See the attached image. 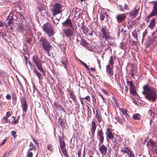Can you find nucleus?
Instances as JSON below:
<instances>
[{
  "mask_svg": "<svg viewBox=\"0 0 157 157\" xmlns=\"http://www.w3.org/2000/svg\"><path fill=\"white\" fill-rule=\"evenodd\" d=\"M142 94L145 98L149 101H155L157 98V90L155 88L146 85L143 86Z\"/></svg>",
  "mask_w": 157,
  "mask_h": 157,
  "instance_id": "1",
  "label": "nucleus"
},
{
  "mask_svg": "<svg viewBox=\"0 0 157 157\" xmlns=\"http://www.w3.org/2000/svg\"><path fill=\"white\" fill-rule=\"evenodd\" d=\"M64 10V6L61 4L56 3L53 6V8L51 9L52 14L55 16L63 11Z\"/></svg>",
  "mask_w": 157,
  "mask_h": 157,
  "instance_id": "2",
  "label": "nucleus"
},
{
  "mask_svg": "<svg viewBox=\"0 0 157 157\" xmlns=\"http://www.w3.org/2000/svg\"><path fill=\"white\" fill-rule=\"evenodd\" d=\"M43 29L50 37L54 34V30L51 24L49 23L44 24L43 26Z\"/></svg>",
  "mask_w": 157,
  "mask_h": 157,
  "instance_id": "3",
  "label": "nucleus"
},
{
  "mask_svg": "<svg viewBox=\"0 0 157 157\" xmlns=\"http://www.w3.org/2000/svg\"><path fill=\"white\" fill-rule=\"evenodd\" d=\"M39 41L42 45L44 49L48 52H49L51 48L50 43L44 37H41L39 40Z\"/></svg>",
  "mask_w": 157,
  "mask_h": 157,
  "instance_id": "4",
  "label": "nucleus"
},
{
  "mask_svg": "<svg viewBox=\"0 0 157 157\" xmlns=\"http://www.w3.org/2000/svg\"><path fill=\"white\" fill-rule=\"evenodd\" d=\"M33 60L39 70L40 71H42L43 73H44L45 71L43 69L42 66V61L39 58L38 56L36 55L34 56L33 57Z\"/></svg>",
  "mask_w": 157,
  "mask_h": 157,
  "instance_id": "5",
  "label": "nucleus"
},
{
  "mask_svg": "<svg viewBox=\"0 0 157 157\" xmlns=\"http://www.w3.org/2000/svg\"><path fill=\"white\" fill-rule=\"evenodd\" d=\"M100 36L103 39H105V40L108 41L110 39L109 36V33L107 32L105 27H103L101 29L100 33Z\"/></svg>",
  "mask_w": 157,
  "mask_h": 157,
  "instance_id": "6",
  "label": "nucleus"
},
{
  "mask_svg": "<svg viewBox=\"0 0 157 157\" xmlns=\"http://www.w3.org/2000/svg\"><path fill=\"white\" fill-rule=\"evenodd\" d=\"M104 134L101 129L98 131L97 132V137L98 140L99 141V145L103 143L104 137Z\"/></svg>",
  "mask_w": 157,
  "mask_h": 157,
  "instance_id": "7",
  "label": "nucleus"
},
{
  "mask_svg": "<svg viewBox=\"0 0 157 157\" xmlns=\"http://www.w3.org/2000/svg\"><path fill=\"white\" fill-rule=\"evenodd\" d=\"M121 151L124 153L123 155L125 157H133V155L130 151L127 148H122Z\"/></svg>",
  "mask_w": 157,
  "mask_h": 157,
  "instance_id": "8",
  "label": "nucleus"
},
{
  "mask_svg": "<svg viewBox=\"0 0 157 157\" xmlns=\"http://www.w3.org/2000/svg\"><path fill=\"white\" fill-rule=\"evenodd\" d=\"M96 128V121L94 119H93L91 122V126L90 129L93 136H94Z\"/></svg>",
  "mask_w": 157,
  "mask_h": 157,
  "instance_id": "9",
  "label": "nucleus"
},
{
  "mask_svg": "<svg viewBox=\"0 0 157 157\" xmlns=\"http://www.w3.org/2000/svg\"><path fill=\"white\" fill-rule=\"evenodd\" d=\"M126 18L125 14H119L116 15V18L118 23H121L124 21Z\"/></svg>",
  "mask_w": 157,
  "mask_h": 157,
  "instance_id": "10",
  "label": "nucleus"
},
{
  "mask_svg": "<svg viewBox=\"0 0 157 157\" xmlns=\"http://www.w3.org/2000/svg\"><path fill=\"white\" fill-rule=\"evenodd\" d=\"M64 33L67 37H70L73 34V30L71 28H67L64 30Z\"/></svg>",
  "mask_w": 157,
  "mask_h": 157,
  "instance_id": "11",
  "label": "nucleus"
},
{
  "mask_svg": "<svg viewBox=\"0 0 157 157\" xmlns=\"http://www.w3.org/2000/svg\"><path fill=\"white\" fill-rule=\"evenodd\" d=\"M105 135L107 138H108L109 139L113 140L114 138V136L109 128H108L106 129Z\"/></svg>",
  "mask_w": 157,
  "mask_h": 157,
  "instance_id": "12",
  "label": "nucleus"
},
{
  "mask_svg": "<svg viewBox=\"0 0 157 157\" xmlns=\"http://www.w3.org/2000/svg\"><path fill=\"white\" fill-rule=\"evenodd\" d=\"M15 118L14 117H12L10 119H8L6 117H3L2 120V122L3 124H5L6 123L12 122L13 123Z\"/></svg>",
  "mask_w": 157,
  "mask_h": 157,
  "instance_id": "13",
  "label": "nucleus"
},
{
  "mask_svg": "<svg viewBox=\"0 0 157 157\" xmlns=\"http://www.w3.org/2000/svg\"><path fill=\"white\" fill-rule=\"evenodd\" d=\"M156 15H157V4L155 3L154 5L153 10L148 17Z\"/></svg>",
  "mask_w": 157,
  "mask_h": 157,
  "instance_id": "14",
  "label": "nucleus"
},
{
  "mask_svg": "<svg viewBox=\"0 0 157 157\" xmlns=\"http://www.w3.org/2000/svg\"><path fill=\"white\" fill-rule=\"evenodd\" d=\"M99 149L101 153L103 155H106L107 153V149L104 145H102L101 146L99 147Z\"/></svg>",
  "mask_w": 157,
  "mask_h": 157,
  "instance_id": "15",
  "label": "nucleus"
},
{
  "mask_svg": "<svg viewBox=\"0 0 157 157\" xmlns=\"http://www.w3.org/2000/svg\"><path fill=\"white\" fill-rule=\"evenodd\" d=\"M139 8L136 7L134 10L129 13L130 16L132 18H134L136 16L137 13L139 10Z\"/></svg>",
  "mask_w": 157,
  "mask_h": 157,
  "instance_id": "16",
  "label": "nucleus"
},
{
  "mask_svg": "<svg viewBox=\"0 0 157 157\" xmlns=\"http://www.w3.org/2000/svg\"><path fill=\"white\" fill-rule=\"evenodd\" d=\"M21 102L22 110L23 112L26 113L27 110V106L26 104V101L25 99H23L22 101H21Z\"/></svg>",
  "mask_w": 157,
  "mask_h": 157,
  "instance_id": "17",
  "label": "nucleus"
},
{
  "mask_svg": "<svg viewBox=\"0 0 157 157\" xmlns=\"http://www.w3.org/2000/svg\"><path fill=\"white\" fill-rule=\"evenodd\" d=\"M13 17H12V18L10 19L8 22L6 23V26L7 27L10 26V29H12L13 28L14 25L13 23Z\"/></svg>",
  "mask_w": 157,
  "mask_h": 157,
  "instance_id": "18",
  "label": "nucleus"
},
{
  "mask_svg": "<svg viewBox=\"0 0 157 157\" xmlns=\"http://www.w3.org/2000/svg\"><path fill=\"white\" fill-rule=\"evenodd\" d=\"M155 19H153L150 21V24L148 26V28H150L151 30H152L155 26Z\"/></svg>",
  "mask_w": 157,
  "mask_h": 157,
  "instance_id": "19",
  "label": "nucleus"
},
{
  "mask_svg": "<svg viewBox=\"0 0 157 157\" xmlns=\"http://www.w3.org/2000/svg\"><path fill=\"white\" fill-rule=\"evenodd\" d=\"M113 67V65H107L106 66V71L110 75H112L113 74V71L112 69Z\"/></svg>",
  "mask_w": 157,
  "mask_h": 157,
  "instance_id": "20",
  "label": "nucleus"
},
{
  "mask_svg": "<svg viewBox=\"0 0 157 157\" xmlns=\"http://www.w3.org/2000/svg\"><path fill=\"white\" fill-rule=\"evenodd\" d=\"M62 24L65 27H71L72 26V24L71 22V21L68 19H67L65 21L63 22Z\"/></svg>",
  "mask_w": 157,
  "mask_h": 157,
  "instance_id": "21",
  "label": "nucleus"
},
{
  "mask_svg": "<svg viewBox=\"0 0 157 157\" xmlns=\"http://www.w3.org/2000/svg\"><path fill=\"white\" fill-rule=\"evenodd\" d=\"M107 14L105 11H103L101 12L100 14V18L101 20H106L107 19L106 17L107 16Z\"/></svg>",
  "mask_w": 157,
  "mask_h": 157,
  "instance_id": "22",
  "label": "nucleus"
},
{
  "mask_svg": "<svg viewBox=\"0 0 157 157\" xmlns=\"http://www.w3.org/2000/svg\"><path fill=\"white\" fill-rule=\"evenodd\" d=\"M141 117L140 115L137 113L134 114L132 116V118L134 120H140Z\"/></svg>",
  "mask_w": 157,
  "mask_h": 157,
  "instance_id": "23",
  "label": "nucleus"
},
{
  "mask_svg": "<svg viewBox=\"0 0 157 157\" xmlns=\"http://www.w3.org/2000/svg\"><path fill=\"white\" fill-rule=\"evenodd\" d=\"M119 7L121 11H124V10H129V8L126 4L124 5V8H123L122 6L121 5H119Z\"/></svg>",
  "mask_w": 157,
  "mask_h": 157,
  "instance_id": "24",
  "label": "nucleus"
},
{
  "mask_svg": "<svg viewBox=\"0 0 157 157\" xmlns=\"http://www.w3.org/2000/svg\"><path fill=\"white\" fill-rule=\"evenodd\" d=\"M59 142L61 150L64 149L65 144L64 141L62 140H59Z\"/></svg>",
  "mask_w": 157,
  "mask_h": 157,
  "instance_id": "25",
  "label": "nucleus"
},
{
  "mask_svg": "<svg viewBox=\"0 0 157 157\" xmlns=\"http://www.w3.org/2000/svg\"><path fill=\"white\" fill-rule=\"evenodd\" d=\"M115 119L120 123H122L124 121V119L122 117L120 118L119 117H115Z\"/></svg>",
  "mask_w": 157,
  "mask_h": 157,
  "instance_id": "26",
  "label": "nucleus"
},
{
  "mask_svg": "<svg viewBox=\"0 0 157 157\" xmlns=\"http://www.w3.org/2000/svg\"><path fill=\"white\" fill-rule=\"evenodd\" d=\"M121 112L123 115H124L125 116L126 118L128 119L129 117V116L127 113V110L126 109H122Z\"/></svg>",
  "mask_w": 157,
  "mask_h": 157,
  "instance_id": "27",
  "label": "nucleus"
},
{
  "mask_svg": "<svg viewBox=\"0 0 157 157\" xmlns=\"http://www.w3.org/2000/svg\"><path fill=\"white\" fill-rule=\"evenodd\" d=\"M33 70L34 72L36 73L37 76H38L39 80H40L41 74L40 72H39L36 69H34Z\"/></svg>",
  "mask_w": 157,
  "mask_h": 157,
  "instance_id": "28",
  "label": "nucleus"
},
{
  "mask_svg": "<svg viewBox=\"0 0 157 157\" xmlns=\"http://www.w3.org/2000/svg\"><path fill=\"white\" fill-rule=\"evenodd\" d=\"M129 90L131 94L133 95H135L136 94V93L135 87L132 88H130Z\"/></svg>",
  "mask_w": 157,
  "mask_h": 157,
  "instance_id": "29",
  "label": "nucleus"
},
{
  "mask_svg": "<svg viewBox=\"0 0 157 157\" xmlns=\"http://www.w3.org/2000/svg\"><path fill=\"white\" fill-rule=\"evenodd\" d=\"M127 83L128 84H129V89L135 87V85L133 84L132 81L129 82V81H127Z\"/></svg>",
  "mask_w": 157,
  "mask_h": 157,
  "instance_id": "30",
  "label": "nucleus"
},
{
  "mask_svg": "<svg viewBox=\"0 0 157 157\" xmlns=\"http://www.w3.org/2000/svg\"><path fill=\"white\" fill-rule=\"evenodd\" d=\"M96 117L98 121L100 123L102 119L100 116L99 114H98V113H97L96 114Z\"/></svg>",
  "mask_w": 157,
  "mask_h": 157,
  "instance_id": "31",
  "label": "nucleus"
},
{
  "mask_svg": "<svg viewBox=\"0 0 157 157\" xmlns=\"http://www.w3.org/2000/svg\"><path fill=\"white\" fill-rule=\"evenodd\" d=\"M61 150L62 151V153L65 157H69L68 154L65 149Z\"/></svg>",
  "mask_w": 157,
  "mask_h": 157,
  "instance_id": "32",
  "label": "nucleus"
},
{
  "mask_svg": "<svg viewBox=\"0 0 157 157\" xmlns=\"http://www.w3.org/2000/svg\"><path fill=\"white\" fill-rule=\"evenodd\" d=\"M87 28L85 26L82 25V29L83 31V33L85 34H86L87 33Z\"/></svg>",
  "mask_w": 157,
  "mask_h": 157,
  "instance_id": "33",
  "label": "nucleus"
},
{
  "mask_svg": "<svg viewBox=\"0 0 157 157\" xmlns=\"http://www.w3.org/2000/svg\"><path fill=\"white\" fill-rule=\"evenodd\" d=\"M132 36L136 39L137 40V36L136 32H132Z\"/></svg>",
  "mask_w": 157,
  "mask_h": 157,
  "instance_id": "34",
  "label": "nucleus"
},
{
  "mask_svg": "<svg viewBox=\"0 0 157 157\" xmlns=\"http://www.w3.org/2000/svg\"><path fill=\"white\" fill-rule=\"evenodd\" d=\"M36 147L35 146H33L32 147H30L29 150H28V151H30L32 150H33L35 151L36 150Z\"/></svg>",
  "mask_w": 157,
  "mask_h": 157,
  "instance_id": "35",
  "label": "nucleus"
},
{
  "mask_svg": "<svg viewBox=\"0 0 157 157\" xmlns=\"http://www.w3.org/2000/svg\"><path fill=\"white\" fill-rule=\"evenodd\" d=\"M69 95L70 97L73 99L75 100V96L73 94V93L72 92H71L69 94Z\"/></svg>",
  "mask_w": 157,
  "mask_h": 157,
  "instance_id": "36",
  "label": "nucleus"
},
{
  "mask_svg": "<svg viewBox=\"0 0 157 157\" xmlns=\"http://www.w3.org/2000/svg\"><path fill=\"white\" fill-rule=\"evenodd\" d=\"M53 21V23L55 24L56 25L57 24H58L59 20V19L56 18Z\"/></svg>",
  "mask_w": 157,
  "mask_h": 157,
  "instance_id": "37",
  "label": "nucleus"
},
{
  "mask_svg": "<svg viewBox=\"0 0 157 157\" xmlns=\"http://www.w3.org/2000/svg\"><path fill=\"white\" fill-rule=\"evenodd\" d=\"M61 63L65 67L67 63V61L66 59L65 58V60H64V61H61Z\"/></svg>",
  "mask_w": 157,
  "mask_h": 157,
  "instance_id": "38",
  "label": "nucleus"
},
{
  "mask_svg": "<svg viewBox=\"0 0 157 157\" xmlns=\"http://www.w3.org/2000/svg\"><path fill=\"white\" fill-rule=\"evenodd\" d=\"M27 156L28 157H33V154L32 152H31L30 151H28L27 152Z\"/></svg>",
  "mask_w": 157,
  "mask_h": 157,
  "instance_id": "39",
  "label": "nucleus"
},
{
  "mask_svg": "<svg viewBox=\"0 0 157 157\" xmlns=\"http://www.w3.org/2000/svg\"><path fill=\"white\" fill-rule=\"evenodd\" d=\"M82 98L85 99L86 100H87V101L88 102H90V97L88 95L86 97H85L83 98Z\"/></svg>",
  "mask_w": 157,
  "mask_h": 157,
  "instance_id": "40",
  "label": "nucleus"
},
{
  "mask_svg": "<svg viewBox=\"0 0 157 157\" xmlns=\"http://www.w3.org/2000/svg\"><path fill=\"white\" fill-rule=\"evenodd\" d=\"M148 144L151 146H153L155 145V143L152 140H150L148 142Z\"/></svg>",
  "mask_w": 157,
  "mask_h": 157,
  "instance_id": "41",
  "label": "nucleus"
},
{
  "mask_svg": "<svg viewBox=\"0 0 157 157\" xmlns=\"http://www.w3.org/2000/svg\"><path fill=\"white\" fill-rule=\"evenodd\" d=\"M17 132L15 131H12L11 132V134L12 136H13L14 138H15L17 136L15 134H16Z\"/></svg>",
  "mask_w": 157,
  "mask_h": 157,
  "instance_id": "42",
  "label": "nucleus"
},
{
  "mask_svg": "<svg viewBox=\"0 0 157 157\" xmlns=\"http://www.w3.org/2000/svg\"><path fill=\"white\" fill-rule=\"evenodd\" d=\"M109 64L108 65H113V58L112 57H111L109 61Z\"/></svg>",
  "mask_w": 157,
  "mask_h": 157,
  "instance_id": "43",
  "label": "nucleus"
},
{
  "mask_svg": "<svg viewBox=\"0 0 157 157\" xmlns=\"http://www.w3.org/2000/svg\"><path fill=\"white\" fill-rule=\"evenodd\" d=\"M47 148L48 150L50 151H52V147L51 144H48L47 146Z\"/></svg>",
  "mask_w": 157,
  "mask_h": 157,
  "instance_id": "44",
  "label": "nucleus"
},
{
  "mask_svg": "<svg viewBox=\"0 0 157 157\" xmlns=\"http://www.w3.org/2000/svg\"><path fill=\"white\" fill-rule=\"evenodd\" d=\"M11 115V114L10 113V112H8L6 113V117L8 118V117H10Z\"/></svg>",
  "mask_w": 157,
  "mask_h": 157,
  "instance_id": "45",
  "label": "nucleus"
},
{
  "mask_svg": "<svg viewBox=\"0 0 157 157\" xmlns=\"http://www.w3.org/2000/svg\"><path fill=\"white\" fill-rule=\"evenodd\" d=\"M6 98L8 100H10L11 98V96L9 94H7L6 96Z\"/></svg>",
  "mask_w": 157,
  "mask_h": 157,
  "instance_id": "46",
  "label": "nucleus"
},
{
  "mask_svg": "<svg viewBox=\"0 0 157 157\" xmlns=\"http://www.w3.org/2000/svg\"><path fill=\"white\" fill-rule=\"evenodd\" d=\"M147 33V32L146 31H144L143 34V36H142V40H143L144 39V38L145 36V35Z\"/></svg>",
  "mask_w": 157,
  "mask_h": 157,
  "instance_id": "47",
  "label": "nucleus"
},
{
  "mask_svg": "<svg viewBox=\"0 0 157 157\" xmlns=\"http://www.w3.org/2000/svg\"><path fill=\"white\" fill-rule=\"evenodd\" d=\"M7 140V139L6 138V139L4 140L0 144V145L1 146L3 145L6 143Z\"/></svg>",
  "mask_w": 157,
  "mask_h": 157,
  "instance_id": "48",
  "label": "nucleus"
},
{
  "mask_svg": "<svg viewBox=\"0 0 157 157\" xmlns=\"http://www.w3.org/2000/svg\"><path fill=\"white\" fill-rule=\"evenodd\" d=\"M4 24V22H2V21H0V27H2Z\"/></svg>",
  "mask_w": 157,
  "mask_h": 157,
  "instance_id": "49",
  "label": "nucleus"
},
{
  "mask_svg": "<svg viewBox=\"0 0 157 157\" xmlns=\"http://www.w3.org/2000/svg\"><path fill=\"white\" fill-rule=\"evenodd\" d=\"M19 117H18V119L16 120H15L14 121H13V123H14V124H17V122H18V119H19Z\"/></svg>",
  "mask_w": 157,
  "mask_h": 157,
  "instance_id": "50",
  "label": "nucleus"
},
{
  "mask_svg": "<svg viewBox=\"0 0 157 157\" xmlns=\"http://www.w3.org/2000/svg\"><path fill=\"white\" fill-rule=\"evenodd\" d=\"M102 92L105 94H107V91L104 89H102Z\"/></svg>",
  "mask_w": 157,
  "mask_h": 157,
  "instance_id": "51",
  "label": "nucleus"
},
{
  "mask_svg": "<svg viewBox=\"0 0 157 157\" xmlns=\"http://www.w3.org/2000/svg\"><path fill=\"white\" fill-rule=\"evenodd\" d=\"M33 142H34L37 145L38 144V143L37 142L36 140H35L33 138Z\"/></svg>",
  "mask_w": 157,
  "mask_h": 157,
  "instance_id": "52",
  "label": "nucleus"
},
{
  "mask_svg": "<svg viewBox=\"0 0 157 157\" xmlns=\"http://www.w3.org/2000/svg\"><path fill=\"white\" fill-rule=\"evenodd\" d=\"M99 94L101 96V97L102 98V99H103V100H104L105 99H104V98L103 97L102 95V94H101L100 93H99Z\"/></svg>",
  "mask_w": 157,
  "mask_h": 157,
  "instance_id": "53",
  "label": "nucleus"
},
{
  "mask_svg": "<svg viewBox=\"0 0 157 157\" xmlns=\"http://www.w3.org/2000/svg\"><path fill=\"white\" fill-rule=\"evenodd\" d=\"M79 61L83 65H84V64H85V63L83 62V61H81L80 60H79Z\"/></svg>",
  "mask_w": 157,
  "mask_h": 157,
  "instance_id": "54",
  "label": "nucleus"
},
{
  "mask_svg": "<svg viewBox=\"0 0 157 157\" xmlns=\"http://www.w3.org/2000/svg\"><path fill=\"white\" fill-rule=\"evenodd\" d=\"M78 157H80L81 155V153L80 152H78Z\"/></svg>",
  "mask_w": 157,
  "mask_h": 157,
  "instance_id": "55",
  "label": "nucleus"
},
{
  "mask_svg": "<svg viewBox=\"0 0 157 157\" xmlns=\"http://www.w3.org/2000/svg\"><path fill=\"white\" fill-rule=\"evenodd\" d=\"M25 60L26 65V66H27V63L28 61V60L27 58H26L25 59Z\"/></svg>",
  "mask_w": 157,
  "mask_h": 157,
  "instance_id": "56",
  "label": "nucleus"
},
{
  "mask_svg": "<svg viewBox=\"0 0 157 157\" xmlns=\"http://www.w3.org/2000/svg\"><path fill=\"white\" fill-rule=\"evenodd\" d=\"M6 156H7V153H5L3 155L2 157H6Z\"/></svg>",
  "mask_w": 157,
  "mask_h": 157,
  "instance_id": "57",
  "label": "nucleus"
},
{
  "mask_svg": "<svg viewBox=\"0 0 157 157\" xmlns=\"http://www.w3.org/2000/svg\"><path fill=\"white\" fill-rule=\"evenodd\" d=\"M119 47L121 49L123 48V46H122V43H121V45Z\"/></svg>",
  "mask_w": 157,
  "mask_h": 157,
  "instance_id": "58",
  "label": "nucleus"
},
{
  "mask_svg": "<svg viewBox=\"0 0 157 157\" xmlns=\"http://www.w3.org/2000/svg\"><path fill=\"white\" fill-rule=\"evenodd\" d=\"M90 69L93 71H95V69L93 67H91Z\"/></svg>",
  "mask_w": 157,
  "mask_h": 157,
  "instance_id": "59",
  "label": "nucleus"
},
{
  "mask_svg": "<svg viewBox=\"0 0 157 157\" xmlns=\"http://www.w3.org/2000/svg\"><path fill=\"white\" fill-rule=\"evenodd\" d=\"M125 89L126 91H127L128 90V88L127 86H125Z\"/></svg>",
  "mask_w": 157,
  "mask_h": 157,
  "instance_id": "60",
  "label": "nucleus"
},
{
  "mask_svg": "<svg viewBox=\"0 0 157 157\" xmlns=\"http://www.w3.org/2000/svg\"><path fill=\"white\" fill-rule=\"evenodd\" d=\"M29 146L30 147H31V146L33 147L34 146L33 145V144L32 143H30V144H29Z\"/></svg>",
  "mask_w": 157,
  "mask_h": 157,
  "instance_id": "61",
  "label": "nucleus"
},
{
  "mask_svg": "<svg viewBox=\"0 0 157 157\" xmlns=\"http://www.w3.org/2000/svg\"><path fill=\"white\" fill-rule=\"evenodd\" d=\"M80 101H81V103L82 106H83V105H84V103L83 102V101H82V100L81 99H80Z\"/></svg>",
  "mask_w": 157,
  "mask_h": 157,
  "instance_id": "62",
  "label": "nucleus"
},
{
  "mask_svg": "<svg viewBox=\"0 0 157 157\" xmlns=\"http://www.w3.org/2000/svg\"><path fill=\"white\" fill-rule=\"evenodd\" d=\"M40 11L41 12V13H42V12H45V11L43 10H40Z\"/></svg>",
  "mask_w": 157,
  "mask_h": 157,
  "instance_id": "63",
  "label": "nucleus"
},
{
  "mask_svg": "<svg viewBox=\"0 0 157 157\" xmlns=\"http://www.w3.org/2000/svg\"><path fill=\"white\" fill-rule=\"evenodd\" d=\"M86 69L87 70H88V71H89L90 70V69L89 68V67L87 66V67H85Z\"/></svg>",
  "mask_w": 157,
  "mask_h": 157,
  "instance_id": "64",
  "label": "nucleus"
}]
</instances>
